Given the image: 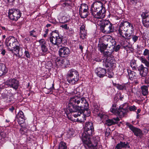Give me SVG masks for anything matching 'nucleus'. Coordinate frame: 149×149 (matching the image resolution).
Wrapping results in <instances>:
<instances>
[{
	"label": "nucleus",
	"instance_id": "8fccbe9b",
	"mask_svg": "<svg viewBox=\"0 0 149 149\" xmlns=\"http://www.w3.org/2000/svg\"><path fill=\"white\" fill-rule=\"evenodd\" d=\"M108 76L109 78H112L113 76V73L111 71H109L107 73Z\"/></svg>",
	"mask_w": 149,
	"mask_h": 149
},
{
	"label": "nucleus",
	"instance_id": "ea45409f",
	"mask_svg": "<svg viewBox=\"0 0 149 149\" xmlns=\"http://www.w3.org/2000/svg\"><path fill=\"white\" fill-rule=\"evenodd\" d=\"M29 33L30 35L31 36H32L34 37H37L36 32V31L33 30L30 31Z\"/></svg>",
	"mask_w": 149,
	"mask_h": 149
},
{
	"label": "nucleus",
	"instance_id": "6e6d98bb",
	"mask_svg": "<svg viewBox=\"0 0 149 149\" xmlns=\"http://www.w3.org/2000/svg\"><path fill=\"white\" fill-rule=\"evenodd\" d=\"M1 29L4 30V31H7L8 30V29L7 28H6L4 26H1Z\"/></svg>",
	"mask_w": 149,
	"mask_h": 149
},
{
	"label": "nucleus",
	"instance_id": "473e14b6",
	"mask_svg": "<svg viewBox=\"0 0 149 149\" xmlns=\"http://www.w3.org/2000/svg\"><path fill=\"white\" fill-rule=\"evenodd\" d=\"M142 23L143 26L146 27L149 26V17L142 19Z\"/></svg>",
	"mask_w": 149,
	"mask_h": 149
},
{
	"label": "nucleus",
	"instance_id": "7c9ffc66",
	"mask_svg": "<svg viewBox=\"0 0 149 149\" xmlns=\"http://www.w3.org/2000/svg\"><path fill=\"white\" fill-rule=\"evenodd\" d=\"M107 118H104V120H103V119L102 120H106V122L105 123V124L108 126H111L112 125L115 124L116 123V122L113 121V120L108 119L107 120L106 119Z\"/></svg>",
	"mask_w": 149,
	"mask_h": 149
},
{
	"label": "nucleus",
	"instance_id": "dca6fc26",
	"mask_svg": "<svg viewBox=\"0 0 149 149\" xmlns=\"http://www.w3.org/2000/svg\"><path fill=\"white\" fill-rule=\"evenodd\" d=\"M101 39L103 42V43L105 44H109V45L113 48H114L113 45L115 44V42L114 40L111 39V36L108 35H104L102 37Z\"/></svg>",
	"mask_w": 149,
	"mask_h": 149
},
{
	"label": "nucleus",
	"instance_id": "39448f33",
	"mask_svg": "<svg viewBox=\"0 0 149 149\" xmlns=\"http://www.w3.org/2000/svg\"><path fill=\"white\" fill-rule=\"evenodd\" d=\"M72 96L71 97L69 101L67 106V110L70 112L77 111V107L79 100H80L81 96L79 92L74 91L71 93Z\"/></svg>",
	"mask_w": 149,
	"mask_h": 149
},
{
	"label": "nucleus",
	"instance_id": "f03ea898",
	"mask_svg": "<svg viewBox=\"0 0 149 149\" xmlns=\"http://www.w3.org/2000/svg\"><path fill=\"white\" fill-rule=\"evenodd\" d=\"M134 31L133 24L125 20L121 22L119 25L118 34L122 39L130 40L132 38L133 41L135 42L138 40L139 36L132 35Z\"/></svg>",
	"mask_w": 149,
	"mask_h": 149
},
{
	"label": "nucleus",
	"instance_id": "603ef678",
	"mask_svg": "<svg viewBox=\"0 0 149 149\" xmlns=\"http://www.w3.org/2000/svg\"><path fill=\"white\" fill-rule=\"evenodd\" d=\"M144 82L146 84H149V75H148L146 77L144 80Z\"/></svg>",
	"mask_w": 149,
	"mask_h": 149
},
{
	"label": "nucleus",
	"instance_id": "4be33fe9",
	"mask_svg": "<svg viewBox=\"0 0 149 149\" xmlns=\"http://www.w3.org/2000/svg\"><path fill=\"white\" fill-rule=\"evenodd\" d=\"M130 147L127 142L120 141L115 147V149H123L124 148H129Z\"/></svg>",
	"mask_w": 149,
	"mask_h": 149
},
{
	"label": "nucleus",
	"instance_id": "c756f323",
	"mask_svg": "<svg viewBox=\"0 0 149 149\" xmlns=\"http://www.w3.org/2000/svg\"><path fill=\"white\" fill-rule=\"evenodd\" d=\"M141 90H142V93L144 96H146L147 95L148 93V87L146 86H142L141 87Z\"/></svg>",
	"mask_w": 149,
	"mask_h": 149
},
{
	"label": "nucleus",
	"instance_id": "aec40b11",
	"mask_svg": "<svg viewBox=\"0 0 149 149\" xmlns=\"http://www.w3.org/2000/svg\"><path fill=\"white\" fill-rule=\"evenodd\" d=\"M38 42L40 46L42 52L43 53L47 52L48 50V49L47 47V44L45 40L43 39H41L39 40Z\"/></svg>",
	"mask_w": 149,
	"mask_h": 149
},
{
	"label": "nucleus",
	"instance_id": "cd10ccee",
	"mask_svg": "<svg viewBox=\"0 0 149 149\" xmlns=\"http://www.w3.org/2000/svg\"><path fill=\"white\" fill-rule=\"evenodd\" d=\"M138 58L142 63L145 65L146 67L147 68H149V62H148L144 56L139 57Z\"/></svg>",
	"mask_w": 149,
	"mask_h": 149
},
{
	"label": "nucleus",
	"instance_id": "13d9d810",
	"mask_svg": "<svg viewBox=\"0 0 149 149\" xmlns=\"http://www.w3.org/2000/svg\"><path fill=\"white\" fill-rule=\"evenodd\" d=\"M1 54H2L3 55H4L6 53V51L5 49H3L1 51Z\"/></svg>",
	"mask_w": 149,
	"mask_h": 149
},
{
	"label": "nucleus",
	"instance_id": "79ce46f5",
	"mask_svg": "<svg viewBox=\"0 0 149 149\" xmlns=\"http://www.w3.org/2000/svg\"><path fill=\"white\" fill-rule=\"evenodd\" d=\"M67 32L69 35L70 36H73L74 34V30L71 28L69 29L67 31Z\"/></svg>",
	"mask_w": 149,
	"mask_h": 149
},
{
	"label": "nucleus",
	"instance_id": "680f3d73",
	"mask_svg": "<svg viewBox=\"0 0 149 149\" xmlns=\"http://www.w3.org/2000/svg\"><path fill=\"white\" fill-rule=\"evenodd\" d=\"M14 109V107H12L11 108H10L9 109V110L12 112H13V111Z\"/></svg>",
	"mask_w": 149,
	"mask_h": 149
},
{
	"label": "nucleus",
	"instance_id": "3c124183",
	"mask_svg": "<svg viewBox=\"0 0 149 149\" xmlns=\"http://www.w3.org/2000/svg\"><path fill=\"white\" fill-rule=\"evenodd\" d=\"M60 27L66 30L68 29L69 28V27L68 26L67 24H66L61 25L60 26Z\"/></svg>",
	"mask_w": 149,
	"mask_h": 149
},
{
	"label": "nucleus",
	"instance_id": "c85d7f7f",
	"mask_svg": "<svg viewBox=\"0 0 149 149\" xmlns=\"http://www.w3.org/2000/svg\"><path fill=\"white\" fill-rule=\"evenodd\" d=\"M65 61L62 58H57L55 60L56 64L58 66L62 65Z\"/></svg>",
	"mask_w": 149,
	"mask_h": 149
},
{
	"label": "nucleus",
	"instance_id": "2f4dec72",
	"mask_svg": "<svg viewBox=\"0 0 149 149\" xmlns=\"http://www.w3.org/2000/svg\"><path fill=\"white\" fill-rule=\"evenodd\" d=\"M142 19L149 17V12L148 11L143 12L141 14Z\"/></svg>",
	"mask_w": 149,
	"mask_h": 149
},
{
	"label": "nucleus",
	"instance_id": "c03bdc74",
	"mask_svg": "<svg viewBox=\"0 0 149 149\" xmlns=\"http://www.w3.org/2000/svg\"><path fill=\"white\" fill-rule=\"evenodd\" d=\"M84 31H86V30L85 29V25L83 24L80 28V32H82Z\"/></svg>",
	"mask_w": 149,
	"mask_h": 149
},
{
	"label": "nucleus",
	"instance_id": "e433bc0d",
	"mask_svg": "<svg viewBox=\"0 0 149 149\" xmlns=\"http://www.w3.org/2000/svg\"><path fill=\"white\" fill-rule=\"evenodd\" d=\"M88 10V5L86 3H82L80 6L79 10Z\"/></svg>",
	"mask_w": 149,
	"mask_h": 149
},
{
	"label": "nucleus",
	"instance_id": "a19ab883",
	"mask_svg": "<svg viewBox=\"0 0 149 149\" xmlns=\"http://www.w3.org/2000/svg\"><path fill=\"white\" fill-rule=\"evenodd\" d=\"M79 110L77 111L76 112H74L75 113L73 115V116H74V118H77V117H79V118L81 117L80 116L81 115V114H82V113H81V112H78L77 113V111H79ZM70 113H71L72 112H70Z\"/></svg>",
	"mask_w": 149,
	"mask_h": 149
},
{
	"label": "nucleus",
	"instance_id": "37998d69",
	"mask_svg": "<svg viewBox=\"0 0 149 149\" xmlns=\"http://www.w3.org/2000/svg\"><path fill=\"white\" fill-rule=\"evenodd\" d=\"M54 84H52V86L51 87H50L48 89V92L46 93V94H49L50 93V94H51L52 93H50L51 92H52V91L54 90Z\"/></svg>",
	"mask_w": 149,
	"mask_h": 149
},
{
	"label": "nucleus",
	"instance_id": "4c0bfd02",
	"mask_svg": "<svg viewBox=\"0 0 149 149\" xmlns=\"http://www.w3.org/2000/svg\"><path fill=\"white\" fill-rule=\"evenodd\" d=\"M116 87L118 89L120 90H125L126 89L125 85L124 84H118L116 86Z\"/></svg>",
	"mask_w": 149,
	"mask_h": 149
},
{
	"label": "nucleus",
	"instance_id": "9b49d317",
	"mask_svg": "<svg viewBox=\"0 0 149 149\" xmlns=\"http://www.w3.org/2000/svg\"><path fill=\"white\" fill-rule=\"evenodd\" d=\"M113 48L112 47V49L109 50L107 49L102 53L103 56L105 57V58L103 60V65L106 67H109L111 64V63L107 59V58L108 57L111 56L113 51Z\"/></svg>",
	"mask_w": 149,
	"mask_h": 149
},
{
	"label": "nucleus",
	"instance_id": "7ed1b4c3",
	"mask_svg": "<svg viewBox=\"0 0 149 149\" xmlns=\"http://www.w3.org/2000/svg\"><path fill=\"white\" fill-rule=\"evenodd\" d=\"M91 11L92 14L96 18L102 19L104 17L106 11L103 4L101 1H95L91 6Z\"/></svg>",
	"mask_w": 149,
	"mask_h": 149
},
{
	"label": "nucleus",
	"instance_id": "f8f14e48",
	"mask_svg": "<svg viewBox=\"0 0 149 149\" xmlns=\"http://www.w3.org/2000/svg\"><path fill=\"white\" fill-rule=\"evenodd\" d=\"M6 85L16 90L19 86V81L15 78L10 79L6 82Z\"/></svg>",
	"mask_w": 149,
	"mask_h": 149
},
{
	"label": "nucleus",
	"instance_id": "58836bf2",
	"mask_svg": "<svg viewBox=\"0 0 149 149\" xmlns=\"http://www.w3.org/2000/svg\"><path fill=\"white\" fill-rule=\"evenodd\" d=\"M69 19L65 16H63L62 18L61 23H65L69 22Z\"/></svg>",
	"mask_w": 149,
	"mask_h": 149
},
{
	"label": "nucleus",
	"instance_id": "338daca9",
	"mask_svg": "<svg viewBox=\"0 0 149 149\" xmlns=\"http://www.w3.org/2000/svg\"><path fill=\"white\" fill-rule=\"evenodd\" d=\"M20 132L22 134H24V132L23 131V130L20 129Z\"/></svg>",
	"mask_w": 149,
	"mask_h": 149
},
{
	"label": "nucleus",
	"instance_id": "412c9836",
	"mask_svg": "<svg viewBox=\"0 0 149 149\" xmlns=\"http://www.w3.org/2000/svg\"><path fill=\"white\" fill-rule=\"evenodd\" d=\"M138 70L139 72L140 75L143 77H146L148 73L147 68L144 67L142 64L139 66Z\"/></svg>",
	"mask_w": 149,
	"mask_h": 149
},
{
	"label": "nucleus",
	"instance_id": "09e8293b",
	"mask_svg": "<svg viewBox=\"0 0 149 149\" xmlns=\"http://www.w3.org/2000/svg\"><path fill=\"white\" fill-rule=\"evenodd\" d=\"M143 55L144 56H146L147 55H148L149 54V50L147 49H145L143 52Z\"/></svg>",
	"mask_w": 149,
	"mask_h": 149
},
{
	"label": "nucleus",
	"instance_id": "4d7b16f0",
	"mask_svg": "<svg viewBox=\"0 0 149 149\" xmlns=\"http://www.w3.org/2000/svg\"><path fill=\"white\" fill-rule=\"evenodd\" d=\"M70 4L69 3H68L67 2H64L63 3V6H70Z\"/></svg>",
	"mask_w": 149,
	"mask_h": 149
},
{
	"label": "nucleus",
	"instance_id": "e2e57ef3",
	"mask_svg": "<svg viewBox=\"0 0 149 149\" xmlns=\"http://www.w3.org/2000/svg\"><path fill=\"white\" fill-rule=\"evenodd\" d=\"M3 46L2 45H0V52L3 49Z\"/></svg>",
	"mask_w": 149,
	"mask_h": 149
},
{
	"label": "nucleus",
	"instance_id": "a18cd8bd",
	"mask_svg": "<svg viewBox=\"0 0 149 149\" xmlns=\"http://www.w3.org/2000/svg\"><path fill=\"white\" fill-rule=\"evenodd\" d=\"M136 109V107L134 105L131 106L129 107V109L131 111H135Z\"/></svg>",
	"mask_w": 149,
	"mask_h": 149
},
{
	"label": "nucleus",
	"instance_id": "5fc2aeb1",
	"mask_svg": "<svg viewBox=\"0 0 149 149\" xmlns=\"http://www.w3.org/2000/svg\"><path fill=\"white\" fill-rule=\"evenodd\" d=\"M120 45H117L115 48V50L116 52H117L120 48Z\"/></svg>",
	"mask_w": 149,
	"mask_h": 149
},
{
	"label": "nucleus",
	"instance_id": "f704fd0d",
	"mask_svg": "<svg viewBox=\"0 0 149 149\" xmlns=\"http://www.w3.org/2000/svg\"><path fill=\"white\" fill-rule=\"evenodd\" d=\"M6 137V134L5 132H2L0 134V139L3 141H5Z\"/></svg>",
	"mask_w": 149,
	"mask_h": 149
},
{
	"label": "nucleus",
	"instance_id": "6ab92c4d",
	"mask_svg": "<svg viewBox=\"0 0 149 149\" xmlns=\"http://www.w3.org/2000/svg\"><path fill=\"white\" fill-rule=\"evenodd\" d=\"M95 73L97 75L100 77L102 78L104 77L106 74V70L104 68L98 67L95 70Z\"/></svg>",
	"mask_w": 149,
	"mask_h": 149
},
{
	"label": "nucleus",
	"instance_id": "69168bd1",
	"mask_svg": "<svg viewBox=\"0 0 149 149\" xmlns=\"http://www.w3.org/2000/svg\"><path fill=\"white\" fill-rule=\"evenodd\" d=\"M51 26V24H47L46 25V27L48 28L50 27Z\"/></svg>",
	"mask_w": 149,
	"mask_h": 149
},
{
	"label": "nucleus",
	"instance_id": "20e7f679",
	"mask_svg": "<svg viewBox=\"0 0 149 149\" xmlns=\"http://www.w3.org/2000/svg\"><path fill=\"white\" fill-rule=\"evenodd\" d=\"M5 43L8 50L12 53L17 51V56L20 57L19 52L20 49V45L18 40L13 36H9L7 38L5 41Z\"/></svg>",
	"mask_w": 149,
	"mask_h": 149
},
{
	"label": "nucleus",
	"instance_id": "de8ad7c7",
	"mask_svg": "<svg viewBox=\"0 0 149 149\" xmlns=\"http://www.w3.org/2000/svg\"><path fill=\"white\" fill-rule=\"evenodd\" d=\"M24 56L27 58H30V54L29 53L27 50H25L24 52Z\"/></svg>",
	"mask_w": 149,
	"mask_h": 149
},
{
	"label": "nucleus",
	"instance_id": "f257e3e1",
	"mask_svg": "<svg viewBox=\"0 0 149 149\" xmlns=\"http://www.w3.org/2000/svg\"><path fill=\"white\" fill-rule=\"evenodd\" d=\"M94 129L93 123L91 122L86 123L84 131L82 134L81 139L84 147L86 149H96L98 137H93L95 143L93 144L90 139V136L93 134Z\"/></svg>",
	"mask_w": 149,
	"mask_h": 149
},
{
	"label": "nucleus",
	"instance_id": "49530a36",
	"mask_svg": "<svg viewBox=\"0 0 149 149\" xmlns=\"http://www.w3.org/2000/svg\"><path fill=\"white\" fill-rule=\"evenodd\" d=\"M128 1L130 4H135L137 3V0H129Z\"/></svg>",
	"mask_w": 149,
	"mask_h": 149
},
{
	"label": "nucleus",
	"instance_id": "052dcab7",
	"mask_svg": "<svg viewBox=\"0 0 149 149\" xmlns=\"http://www.w3.org/2000/svg\"><path fill=\"white\" fill-rule=\"evenodd\" d=\"M113 119L115 121H116L115 122H116H116H117L118 121L120 120L119 119L118 117H117L116 118H113Z\"/></svg>",
	"mask_w": 149,
	"mask_h": 149
},
{
	"label": "nucleus",
	"instance_id": "f3484780",
	"mask_svg": "<svg viewBox=\"0 0 149 149\" xmlns=\"http://www.w3.org/2000/svg\"><path fill=\"white\" fill-rule=\"evenodd\" d=\"M126 125L133 132L135 135L139 137H141L142 136V132L140 129L134 127L128 123H127Z\"/></svg>",
	"mask_w": 149,
	"mask_h": 149
},
{
	"label": "nucleus",
	"instance_id": "5701e85b",
	"mask_svg": "<svg viewBox=\"0 0 149 149\" xmlns=\"http://www.w3.org/2000/svg\"><path fill=\"white\" fill-rule=\"evenodd\" d=\"M16 116L19 120V123L20 124H22L24 123L25 118L24 115V114L22 111H19Z\"/></svg>",
	"mask_w": 149,
	"mask_h": 149
},
{
	"label": "nucleus",
	"instance_id": "ddd939ff",
	"mask_svg": "<svg viewBox=\"0 0 149 149\" xmlns=\"http://www.w3.org/2000/svg\"><path fill=\"white\" fill-rule=\"evenodd\" d=\"M80 100L77 107V111L89 107L88 103L84 97H81Z\"/></svg>",
	"mask_w": 149,
	"mask_h": 149
},
{
	"label": "nucleus",
	"instance_id": "b1692460",
	"mask_svg": "<svg viewBox=\"0 0 149 149\" xmlns=\"http://www.w3.org/2000/svg\"><path fill=\"white\" fill-rule=\"evenodd\" d=\"M8 71V69L4 64L0 63V77L5 75Z\"/></svg>",
	"mask_w": 149,
	"mask_h": 149
},
{
	"label": "nucleus",
	"instance_id": "0eeeda50",
	"mask_svg": "<svg viewBox=\"0 0 149 149\" xmlns=\"http://www.w3.org/2000/svg\"><path fill=\"white\" fill-rule=\"evenodd\" d=\"M116 106V104H113L110 109V111L115 115L119 116L120 117L123 116L128 111L127 105L126 103L120 105L118 109Z\"/></svg>",
	"mask_w": 149,
	"mask_h": 149
},
{
	"label": "nucleus",
	"instance_id": "bb28decb",
	"mask_svg": "<svg viewBox=\"0 0 149 149\" xmlns=\"http://www.w3.org/2000/svg\"><path fill=\"white\" fill-rule=\"evenodd\" d=\"M130 79L132 80L133 79H136V74L134 71L130 70H127Z\"/></svg>",
	"mask_w": 149,
	"mask_h": 149
},
{
	"label": "nucleus",
	"instance_id": "4468645a",
	"mask_svg": "<svg viewBox=\"0 0 149 149\" xmlns=\"http://www.w3.org/2000/svg\"><path fill=\"white\" fill-rule=\"evenodd\" d=\"M99 108L97 104H94L92 108L93 112L95 116H97L100 117L101 119H103V120H104V118H107V116L104 113H103L102 111H100L99 109Z\"/></svg>",
	"mask_w": 149,
	"mask_h": 149
},
{
	"label": "nucleus",
	"instance_id": "9d476101",
	"mask_svg": "<svg viewBox=\"0 0 149 149\" xmlns=\"http://www.w3.org/2000/svg\"><path fill=\"white\" fill-rule=\"evenodd\" d=\"M22 13L18 9H12L9 10L8 16L10 19L13 21H16L20 18Z\"/></svg>",
	"mask_w": 149,
	"mask_h": 149
},
{
	"label": "nucleus",
	"instance_id": "a211bd4d",
	"mask_svg": "<svg viewBox=\"0 0 149 149\" xmlns=\"http://www.w3.org/2000/svg\"><path fill=\"white\" fill-rule=\"evenodd\" d=\"M58 52L60 56L62 57H64L68 55L70 51L68 48L63 47L59 49Z\"/></svg>",
	"mask_w": 149,
	"mask_h": 149
},
{
	"label": "nucleus",
	"instance_id": "1a4fd4ad",
	"mask_svg": "<svg viewBox=\"0 0 149 149\" xmlns=\"http://www.w3.org/2000/svg\"><path fill=\"white\" fill-rule=\"evenodd\" d=\"M49 35L50 42L52 44L56 45L58 47L61 46L63 37L61 35L55 32L51 33Z\"/></svg>",
	"mask_w": 149,
	"mask_h": 149
},
{
	"label": "nucleus",
	"instance_id": "a878e982",
	"mask_svg": "<svg viewBox=\"0 0 149 149\" xmlns=\"http://www.w3.org/2000/svg\"><path fill=\"white\" fill-rule=\"evenodd\" d=\"M79 14L81 17L84 18L88 15V10H79Z\"/></svg>",
	"mask_w": 149,
	"mask_h": 149
},
{
	"label": "nucleus",
	"instance_id": "774afa93",
	"mask_svg": "<svg viewBox=\"0 0 149 149\" xmlns=\"http://www.w3.org/2000/svg\"><path fill=\"white\" fill-rule=\"evenodd\" d=\"M2 95L3 97L4 98H5L6 97V95L5 94H4L3 93H2Z\"/></svg>",
	"mask_w": 149,
	"mask_h": 149
},
{
	"label": "nucleus",
	"instance_id": "2eb2a0df",
	"mask_svg": "<svg viewBox=\"0 0 149 149\" xmlns=\"http://www.w3.org/2000/svg\"><path fill=\"white\" fill-rule=\"evenodd\" d=\"M82 110V114L81 115L82 118L81 117L78 118L76 119H74L75 121H77L80 123L84 122L86 120L85 118L86 117H88L90 116V111L88 109V108L87 109H81Z\"/></svg>",
	"mask_w": 149,
	"mask_h": 149
},
{
	"label": "nucleus",
	"instance_id": "864d4df0",
	"mask_svg": "<svg viewBox=\"0 0 149 149\" xmlns=\"http://www.w3.org/2000/svg\"><path fill=\"white\" fill-rule=\"evenodd\" d=\"M6 85V82L4 84H0V89H4Z\"/></svg>",
	"mask_w": 149,
	"mask_h": 149
},
{
	"label": "nucleus",
	"instance_id": "72a5a7b5",
	"mask_svg": "<svg viewBox=\"0 0 149 149\" xmlns=\"http://www.w3.org/2000/svg\"><path fill=\"white\" fill-rule=\"evenodd\" d=\"M58 149H67L66 144L63 142H61L59 144Z\"/></svg>",
	"mask_w": 149,
	"mask_h": 149
},
{
	"label": "nucleus",
	"instance_id": "bf43d9fd",
	"mask_svg": "<svg viewBox=\"0 0 149 149\" xmlns=\"http://www.w3.org/2000/svg\"><path fill=\"white\" fill-rule=\"evenodd\" d=\"M94 60L97 62H100L101 61V59L99 58H95L94 59Z\"/></svg>",
	"mask_w": 149,
	"mask_h": 149
},
{
	"label": "nucleus",
	"instance_id": "423d86ee",
	"mask_svg": "<svg viewBox=\"0 0 149 149\" xmlns=\"http://www.w3.org/2000/svg\"><path fill=\"white\" fill-rule=\"evenodd\" d=\"M66 78L69 84L73 85L76 84L79 79V72L74 69H71L68 72Z\"/></svg>",
	"mask_w": 149,
	"mask_h": 149
},
{
	"label": "nucleus",
	"instance_id": "c9c22d12",
	"mask_svg": "<svg viewBox=\"0 0 149 149\" xmlns=\"http://www.w3.org/2000/svg\"><path fill=\"white\" fill-rule=\"evenodd\" d=\"M87 35L86 31H83L82 32H79V35L80 38L82 39H85Z\"/></svg>",
	"mask_w": 149,
	"mask_h": 149
},
{
	"label": "nucleus",
	"instance_id": "0e129e2a",
	"mask_svg": "<svg viewBox=\"0 0 149 149\" xmlns=\"http://www.w3.org/2000/svg\"><path fill=\"white\" fill-rule=\"evenodd\" d=\"M141 111V110L140 109H138L137 110L136 113L139 114V113H140Z\"/></svg>",
	"mask_w": 149,
	"mask_h": 149
},
{
	"label": "nucleus",
	"instance_id": "6e6552de",
	"mask_svg": "<svg viewBox=\"0 0 149 149\" xmlns=\"http://www.w3.org/2000/svg\"><path fill=\"white\" fill-rule=\"evenodd\" d=\"M100 24V30L103 33L108 34L114 31V26L108 20H102Z\"/></svg>",
	"mask_w": 149,
	"mask_h": 149
},
{
	"label": "nucleus",
	"instance_id": "393cba45",
	"mask_svg": "<svg viewBox=\"0 0 149 149\" xmlns=\"http://www.w3.org/2000/svg\"><path fill=\"white\" fill-rule=\"evenodd\" d=\"M109 45V44H105L104 43L99 44L98 46V49L101 53H102L105 51Z\"/></svg>",
	"mask_w": 149,
	"mask_h": 149
}]
</instances>
